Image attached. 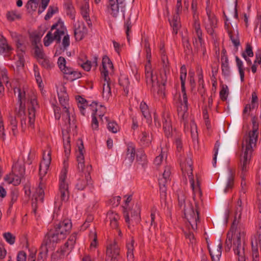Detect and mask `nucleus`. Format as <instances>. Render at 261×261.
Here are the masks:
<instances>
[{
  "mask_svg": "<svg viewBox=\"0 0 261 261\" xmlns=\"http://www.w3.org/2000/svg\"><path fill=\"white\" fill-rule=\"evenodd\" d=\"M187 76V70L186 66L183 65L180 68V80L181 85L182 96H179V100L180 105L177 108L178 115L185 124V122L188 117V98L185 90V81Z\"/></svg>",
  "mask_w": 261,
  "mask_h": 261,
  "instance_id": "9",
  "label": "nucleus"
},
{
  "mask_svg": "<svg viewBox=\"0 0 261 261\" xmlns=\"http://www.w3.org/2000/svg\"><path fill=\"white\" fill-rule=\"evenodd\" d=\"M165 157H166L165 151H161V154L157 156L154 160V164L156 166H159L162 163L165 162Z\"/></svg>",
  "mask_w": 261,
  "mask_h": 261,
  "instance_id": "53",
  "label": "nucleus"
},
{
  "mask_svg": "<svg viewBox=\"0 0 261 261\" xmlns=\"http://www.w3.org/2000/svg\"><path fill=\"white\" fill-rule=\"evenodd\" d=\"M63 137L64 152L65 155L68 158L71 150L70 138L68 136V130L63 132Z\"/></svg>",
  "mask_w": 261,
  "mask_h": 261,
  "instance_id": "30",
  "label": "nucleus"
},
{
  "mask_svg": "<svg viewBox=\"0 0 261 261\" xmlns=\"http://www.w3.org/2000/svg\"><path fill=\"white\" fill-rule=\"evenodd\" d=\"M129 214H130L131 218L136 221H139L140 219V211L136 206L134 210H129Z\"/></svg>",
  "mask_w": 261,
  "mask_h": 261,
  "instance_id": "57",
  "label": "nucleus"
},
{
  "mask_svg": "<svg viewBox=\"0 0 261 261\" xmlns=\"http://www.w3.org/2000/svg\"><path fill=\"white\" fill-rule=\"evenodd\" d=\"M103 80L104 82L102 84V97L106 100H108L111 96V82L110 78Z\"/></svg>",
  "mask_w": 261,
  "mask_h": 261,
  "instance_id": "32",
  "label": "nucleus"
},
{
  "mask_svg": "<svg viewBox=\"0 0 261 261\" xmlns=\"http://www.w3.org/2000/svg\"><path fill=\"white\" fill-rule=\"evenodd\" d=\"M105 119L107 122H108V129L113 133H116L119 130L118 124L114 121L110 122L107 117H106Z\"/></svg>",
  "mask_w": 261,
  "mask_h": 261,
  "instance_id": "51",
  "label": "nucleus"
},
{
  "mask_svg": "<svg viewBox=\"0 0 261 261\" xmlns=\"http://www.w3.org/2000/svg\"><path fill=\"white\" fill-rule=\"evenodd\" d=\"M242 201L241 199H239L237 201L235 210H234V219L231 226V231L233 232L234 229V225H237L239 222V220L241 219L242 207Z\"/></svg>",
  "mask_w": 261,
  "mask_h": 261,
  "instance_id": "25",
  "label": "nucleus"
},
{
  "mask_svg": "<svg viewBox=\"0 0 261 261\" xmlns=\"http://www.w3.org/2000/svg\"><path fill=\"white\" fill-rule=\"evenodd\" d=\"M90 237L93 239V241L90 244V248H95L97 246V234L96 231L93 230L91 231L90 233Z\"/></svg>",
  "mask_w": 261,
  "mask_h": 261,
  "instance_id": "60",
  "label": "nucleus"
},
{
  "mask_svg": "<svg viewBox=\"0 0 261 261\" xmlns=\"http://www.w3.org/2000/svg\"><path fill=\"white\" fill-rule=\"evenodd\" d=\"M57 11V7L50 6L48 8V12L45 16V19L47 20L49 19L53 15V14L55 13Z\"/></svg>",
  "mask_w": 261,
  "mask_h": 261,
  "instance_id": "63",
  "label": "nucleus"
},
{
  "mask_svg": "<svg viewBox=\"0 0 261 261\" xmlns=\"http://www.w3.org/2000/svg\"><path fill=\"white\" fill-rule=\"evenodd\" d=\"M222 70L225 75H228L229 74V67L228 65V60L227 57H225L224 61L222 63Z\"/></svg>",
  "mask_w": 261,
  "mask_h": 261,
  "instance_id": "58",
  "label": "nucleus"
},
{
  "mask_svg": "<svg viewBox=\"0 0 261 261\" xmlns=\"http://www.w3.org/2000/svg\"><path fill=\"white\" fill-rule=\"evenodd\" d=\"M91 165L87 166V173H85V176L82 175L76 184V187L78 190H83L90 182L91 177L90 176V172L91 170Z\"/></svg>",
  "mask_w": 261,
  "mask_h": 261,
  "instance_id": "23",
  "label": "nucleus"
},
{
  "mask_svg": "<svg viewBox=\"0 0 261 261\" xmlns=\"http://www.w3.org/2000/svg\"><path fill=\"white\" fill-rule=\"evenodd\" d=\"M136 156L135 147L132 144L127 145L126 159L128 160L130 163H132Z\"/></svg>",
  "mask_w": 261,
  "mask_h": 261,
  "instance_id": "37",
  "label": "nucleus"
},
{
  "mask_svg": "<svg viewBox=\"0 0 261 261\" xmlns=\"http://www.w3.org/2000/svg\"><path fill=\"white\" fill-rule=\"evenodd\" d=\"M193 45L197 51H201L203 54H204L205 51V48L204 45L203 40L202 39V37H200V40L197 37V38H195L193 41Z\"/></svg>",
  "mask_w": 261,
  "mask_h": 261,
  "instance_id": "38",
  "label": "nucleus"
},
{
  "mask_svg": "<svg viewBox=\"0 0 261 261\" xmlns=\"http://www.w3.org/2000/svg\"><path fill=\"white\" fill-rule=\"evenodd\" d=\"M57 93L60 103L62 108V114L61 116H59L58 118L62 117L65 121L67 129L68 127H75L73 120L71 122L70 112L71 108L68 102V96L66 93V88L64 85L61 84L57 87Z\"/></svg>",
  "mask_w": 261,
  "mask_h": 261,
  "instance_id": "8",
  "label": "nucleus"
},
{
  "mask_svg": "<svg viewBox=\"0 0 261 261\" xmlns=\"http://www.w3.org/2000/svg\"><path fill=\"white\" fill-rule=\"evenodd\" d=\"M194 23L193 24V33L200 40V37H202V33L200 28V23L194 18Z\"/></svg>",
  "mask_w": 261,
  "mask_h": 261,
  "instance_id": "45",
  "label": "nucleus"
},
{
  "mask_svg": "<svg viewBox=\"0 0 261 261\" xmlns=\"http://www.w3.org/2000/svg\"><path fill=\"white\" fill-rule=\"evenodd\" d=\"M119 248L116 243L110 244L106 251L107 259L111 261H117L120 258Z\"/></svg>",
  "mask_w": 261,
  "mask_h": 261,
  "instance_id": "19",
  "label": "nucleus"
},
{
  "mask_svg": "<svg viewBox=\"0 0 261 261\" xmlns=\"http://www.w3.org/2000/svg\"><path fill=\"white\" fill-rule=\"evenodd\" d=\"M89 4L87 2H86L81 8V14L83 17L87 22L88 25L91 27L92 26V22L89 16Z\"/></svg>",
  "mask_w": 261,
  "mask_h": 261,
  "instance_id": "34",
  "label": "nucleus"
},
{
  "mask_svg": "<svg viewBox=\"0 0 261 261\" xmlns=\"http://www.w3.org/2000/svg\"><path fill=\"white\" fill-rule=\"evenodd\" d=\"M170 168L169 167H166L164 172L163 174V178L159 179V184L160 186H165V182L170 177Z\"/></svg>",
  "mask_w": 261,
  "mask_h": 261,
  "instance_id": "46",
  "label": "nucleus"
},
{
  "mask_svg": "<svg viewBox=\"0 0 261 261\" xmlns=\"http://www.w3.org/2000/svg\"><path fill=\"white\" fill-rule=\"evenodd\" d=\"M252 130L248 135L244 136L242 142L243 154L241 158L240 167L242 171L241 178L244 179L243 173L247 171L253 148L256 146L258 136V126L256 124L255 118L252 120Z\"/></svg>",
  "mask_w": 261,
  "mask_h": 261,
  "instance_id": "3",
  "label": "nucleus"
},
{
  "mask_svg": "<svg viewBox=\"0 0 261 261\" xmlns=\"http://www.w3.org/2000/svg\"><path fill=\"white\" fill-rule=\"evenodd\" d=\"M18 60L15 63L16 70L18 72H20L23 70L24 65V59L23 55L18 54L17 55Z\"/></svg>",
  "mask_w": 261,
  "mask_h": 261,
  "instance_id": "43",
  "label": "nucleus"
},
{
  "mask_svg": "<svg viewBox=\"0 0 261 261\" xmlns=\"http://www.w3.org/2000/svg\"><path fill=\"white\" fill-rule=\"evenodd\" d=\"M119 84L124 88V91L126 93L128 92V87L129 85V81L128 77L127 75L122 74L121 75L119 79Z\"/></svg>",
  "mask_w": 261,
  "mask_h": 261,
  "instance_id": "39",
  "label": "nucleus"
},
{
  "mask_svg": "<svg viewBox=\"0 0 261 261\" xmlns=\"http://www.w3.org/2000/svg\"><path fill=\"white\" fill-rule=\"evenodd\" d=\"M106 112V108L103 107L101 105L98 106L97 105V112L96 116H98L100 117L102 121H103L102 117L103 116L104 114Z\"/></svg>",
  "mask_w": 261,
  "mask_h": 261,
  "instance_id": "64",
  "label": "nucleus"
},
{
  "mask_svg": "<svg viewBox=\"0 0 261 261\" xmlns=\"http://www.w3.org/2000/svg\"><path fill=\"white\" fill-rule=\"evenodd\" d=\"M233 239V249L234 253L237 255L243 257L245 254V245L246 241V231L242 227H237L234 225L233 232L231 228L227 233L225 241V250L227 251L230 250L232 246V240Z\"/></svg>",
  "mask_w": 261,
  "mask_h": 261,
  "instance_id": "5",
  "label": "nucleus"
},
{
  "mask_svg": "<svg viewBox=\"0 0 261 261\" xmlns=\"http://www.w3.org/2000/svg\"><path fill=\"white\" fill-rule=\"evenodd\" d=\"M3 236L4 238L6 239V241L10 244H13L15 242V237L13 236L10 232H6L3 234Z\"/></svg>",
  "mask_w": 261,
  "mask_h": 261,
  "instance_id": "62",
  "label": "nucleus"
},
{
  "mask_svg": "<svg viewBox=\"0 0 261 261\" xmlns=\"http://www.w3.org/2000/svg\"><path fill=\"white\" fill-rule=\"evenodd\" d=\"M163 128L164 129V132L165 135L169 137L170 136L172 132V126L170 122V119L169 118V115L168 113H163Z\"/></svg>",
  "mask_w": 261,
  "mask_h": 261,
  "instance_id": "26",
  "label": "nucleus"
},
{
  "mask_svg": "<svg viewBox=\"0 0 261 261\" xmlns=\"http://www.w3.org/2000/svg\"><path fill=\"white\" fill-rule=\"evenodd\" d=\"M247 55L249 57H252L253 55L252 47L251 45L249 44H247L246 45L245 51L244 53H243L242 56L245 58V59L247 62L251 63L250 61L247 58Z\"/></svg>",
  "mask_w": 261,
  "mask_h": 261,
  "instance_id": "54",
  "label": "nucleus"
},
{
  "mask_svg": "<svg viewBox=\"0 0 261 261\" xmlns=\"http://www.w3.org/2000/svg\"><path fill=\"white\" fill-rule=\"evenodd\" d=\"M0 49L1 51L3 53L9 52L12 49L10 46H9L6 42L5 38L0 35Z\"/></svg>",
  "mask_w": 261,
  "mask_h": 261,
  "instance_id": "41",
  "label": "nucleus"
},
{
  "mask_svg": "<svg viewBox=\"0 0 261 261\" xmlns=\"http://www.w3.org/2000/svg\"><path fill=\"white\" fill-rule=\"evenodd\" d=\"M51 151L47 149L44 151L43 155V160L40 164L39 174L40 183L38 186L35 189V191L33 194L32 206L35 210L37 207V203L40 202L42 203L44 198V188H45V183L43 180L42 177L47 172L51 162Z\"/></svg>",
  "mask_w": 261,
  "mask_h": 261,
  "instance_id": "6",
  "label": "nucleus"
},
{
  "mask_svg": "<svg viewBox=\"0 0 261 261\" xmlns=\"http://www.w3.org/2000/svg\"><path fill=\"white\" fill-rule=\"evenodd\" d=\"M222 244L219 243L217 246L209 248V251L213 261H219L221 256Z\"/></svg>",
  "mask_w": 261,
  "mask_h": 261,
  "instance_id": "29",
  "label": "nucleus"
},
{
  "mask_svg": "<svg viewBox=\"0 0 261 261\" xmlns=\"http://www.w3.org/2000/svg\"><path fill=\"white\" fill-rule=\"evenodd\" d=\"M140 108L142 113V115L146 119L147 122L148 123H151V119L150 114L149 111L148 107L147 105V104L145 102L142 101L140 105Z\"/></svg>",
  "mask_w": 261,
  "mask_h": 261,
  "instance_id": "35",
  "label": "nucleus"
},
{
  "mask_svg": "<svg viewBox=\"0 0 261 261\" xmlns=\"http://www.w3.org/2000/svg\"><path fill=\"white\" fill-rule=\"evenodd\" d=\"M55 30L54 36L51 32H49L44 38V44L48 46L54 40L58 42H60L62 37H63L62 44L65 49L69 45V36L67 34V30L62 22L59 21L56 24L53 25L51 28V31Z\"/></svg>",
  "mask_w": 261,
  "mask_h": 261,
  "instance_id": "7",
  "label": "nucleus"
},
{
  "mask_svg": "<svg viewBox=\"0 0 261 261\" xmlns=\"http://www.w3.org/2000/svg\"><path fill=\"white\" fill-rule=\"evenodd\" d=\"M145 47L146 48V58L147 63L145 65V77L146 83L151 85L153 91L157 90V94L159 97H164L165 96V85L167 81L166 73L161 74L160 77H158L156 75L153 74V70L151 65V49L149 43L145 41Z\"/></svg>",
  "mask_w": 261,
  "mask_h": 261,
  "instance_id": "4",
  "label": "nucleus"
},
{
  "mask_svg": "<svg viewBox=\"0 0 261 261\" xmlns=\"http://www.w3.org/2000/svg\"><path fill=\"white\" fill-rule=\"evenodd\" d=\"M229 93L228 87L225 85H223L221 87V90L220 92V96L222 100H225L227 99Z\"/></svg>",
  "mask_w": 261,
  "mask_h": 261,
  "instance_id": "55",
  "label": "nucleus"
},
{
  "mask_svg": "<svg viewBox=\"0 0 261 261\" xmlns=\"http://www.w3.org/2000/svg\"><path fill=\"white\" fill-rule=\"evenodd\" d=\"M102 69L101 76L103 79L109 78L108 75L113 72V65L110 59L107 56H104L102 61Z\"/></svg>",
  "mask_w": 261,
  "mask_h": 261,
  "instance_id": "20",
  "label": "nucleus"
},
{
  "mask_svg": "<svg viewBox=\"0 0 261 261\" xmlns=\"http://www.w3.org/2000/svg\"><path fill=\"white\" fill-rule=\"evenodd\" d=\"M38 61L43 67L46 68H50L53 65V63L45 56L39 59Z\"/></svg>",
  "mask_w": 261,
  "mask_h": 261,
  "instance_id": "56",
  "label": "nucleus"
},
{
  "mask_svg": "<svg viewBox=\"0 0 261 261\" xmlns=\"http://www.w3.org/2000/svg\"><path fill=\"white\" fill-rule=\"evenodd\" d=\"M119 219V216L113 211H110L107 213V221H109L112 228H117L118 226L117 221Z\"/></svg>",
  "mask_w": 261,
  "mask_h": 261,
  "instance_id": "33",
  "label": "nucleus"
},
{
  "mask_svg": "<svg viewBox=\"0 0 261 261\" xmlns=\"http://www.w3.org/2000/svg\"><path fill=\"white\" fill-rule=\"evenodd\" d=\"M89 108L92 111V127L93 129H97L98 127V122L97 120L96 115L97 114V103L95 102H93L90 105Z\"/></svg>",
  "mask_w": 261,
  "mask_h": 261,
  "instance_id": "31",
  "label": "nucleus"
},
{
  "mask_svg": "<svg viewBox=\"0 0 261 261\" xmlns=\"http://www.w3.org/2000/svg\"><path fill=\"white\" fill-rule=\"evenodd\" d=\"M6 17L9 21H14L21 18V14L17 10H10L7 12Z\"/></svg>",
  "mask_w": 261,
  "mask_h": 261,
  "instance_id": "36",
  "label": "nucleus"
},
{
  "mask_svg": "<svg viewBox=\"0 0 261 261\" xmlns=\"http://www.w3.org/2000/svg\"><path fill=\"white\" fill-rule=\"evenodd\" d=\"M58 66L62 72L66 74V77L70 81H73L80 77V73L74 71L70 67L66 66V60L64 58L60 57L58 60Z\"/></svg>",
  "mask_w": 261,
  "mask_h": 261,
  "instance_id": "14",
  "label": "nucleus"
},
{
  "mask_svg": "<svg viewBox=\"0 0 261 261\" xmlns=\"http://www.w3.org/2000/svg\"><path fill=\"white\" fill-rule=\"evenodd\" d=\"M225 28L227 30L229 37L234 45L236 47L239 46L240 40L239 38V32L238 30L236 29V30L233 29V31L231 30V29L229 28V25L227 24L226 22Z\"/></svg>",
  "mask_w": 261,
  "mask_h": 261,
  "instance_id": "27",
  "label": "nucleus"
},
{
  "mask_svg": "<svg viewBox=\"0 0 261 261\" xmlns=\"http://www.w3.org/2000/svg\"><path fill=\"white\" fill-rule=\"evenodd\" d=\"M76 239V233L72 234L64 245L53 254L51 261H58L63 258L66 254H69L74 247Z\"/></svg>",
  "mask_w": 261,
  "mask_h": 261,
  "instance_id": "12",
  "label": "nucleus"
},
{
  "mask_svg": "<svg viewBox=\"0 0 261 261\" xmlns=\"http://www.w3.org/2000/svg\"><path fill=\"white\" fill-rule=\"evenodd\" d=\"M192 161L190 157L184 158L180 161V167L182 172L184 178L187 180L188 178L193 189L195 201V206H194L189 201H186L184 194L180 192L178 194V205L182 210L185 219L187 220L186 226L188 229H192L195 230L197 228V222H199L198 209L200 200H196L195 194L197 193L200 198L201 192L200 189V185L198 179H197V183L194 184L193 176Z\"/></svg>",
  "mask_w": 261,
  "mask_h": 261,
  "instance_id": "1",
  "label": "nucleus"
},
{
  "mask_svg": "<svg viewBox=\"0 0 261 261\" xmlns=\"http://www.w3.org/2000/svg\"><path fill=\"white\" fill-rule=\"evenodd\" d=\"M234 171L232 169H228V171L224 174L221 184L222 189L224 193L228 192L233 186Z\"/></svg>",
  "mask_w": 261,
  "mask_h": 261,
  "instance_id": "17",
  "label": "nucleus"
},
{
  "mask_svg": "<svg viewBox=\"0 0 261 261\" xmlns=\"http://www.w3.org/2000/svg\"><path fill=\"white\" fill-rule=\"evenodd\" d=\"M15 42L17 47V55L20 54L23 56L26 49L23 39L22 38Z\"/></svg>",
  "mask_w": 261,
  "mask_h": 261,
  "instance_id": "44",
  "label": "nucleus"
},
{
  "mask_svg": "<svg viewBox=\"0 0 261 261\" xmlns=\"http://www.w3.org/2000/svg\"><path fill=\"white\" fill-rule=\"evenodd\" d=\"M131 200H132L131 197L130 196L128 197L127 198V199L125 200V205L123 206L124 217H125V221L127 223H128L129 221V212H128V211L129 210V207H128V203H129Z\"/></svg>",
  "mask_w": 261,
  "mask_h": 261,
  "instance_id": "50",
  "label": "nucleus"
},
{
  "mask_svg": "<svg viewBox=\"0 0 261 261\" xmlns=\"http://www.w3.org/2000/svg\"><path fill=\"white\" fill-rule=\"evenodd\" d=\"M152 137L148 133L143 132L142 133V137L141 142L145 146H148L151 142Z\"/></svg>",
  "mask_w": 261,
  "mask_h": 261,
  "instance_id": "52",
  "label": "nucleus"
},
{
  "mask_svg": "<svg viewBox=\"0 0 261 261\" xmlns=\"http://www.w3.org/2000/svg\"><path fill=\"white\" fill-rule=\"evenodd\" d=\"M55 227L56 228L58 229V230L59 231H63L64 236L66 237L71 229L72 224L70 220L65 219Z\"/></svg>",
  "mask_w": 261,
  "mask_h": 261,
  "instance_id": "24",
  "label": "nucleus"
},
{
  "mask_svg": "<svg viewBox=\"0 0 261 261\" xmlns=\"http://www.w3.org/2000/svg\"><path fill=\"white\" fill-rule=\"evenodd\" d=\"M73 27L74 37L76 41L82 40L87 35L88 29L83 21L75 20Z\"/></svg>",
  "mask_w": 261,
  "mask_h": 261,
  "instance_id": "18",
  "label": "nucleus"
},
{
  "mask_svg": "<svg viewBox=\"0 0 261 261\" xmlns=\"http://www.w3.org/2000/svg\"><path fill=\"white\" fill-rule=\"evenodd\" d=\"M252 261H260L258 247L261 246V240L260 234L254 236L251 241Z\"/></svg>",
  "mask_w": 261,
  "mask_h": 261,
  "instance_id": "22",
  "label": "nucleus"
},
{
  "mask_svg": "<svg viewBox=\"0 0 261 261\" xmlns=\"http://www.w3.org/2000/svg\"><path fill=\"white\" fill-rule=\"evenodd\" d=\"M6 129L3 120H0V138L2 141H5L6 137Z\"/></svg>",
  "mask_w": 261,
  "mask_h": 261,
  "instance_id": "61",
  "label": "nucleus"
},
{
  "mask_svg": "<svg viewBox=\"0 0 261 261\" xmlns=\"http://www.w3.org/2000/svg\"><path fill=\"white\" fill-rule=\"evenodd\" d=\"M34 49V56L37 60H39L45 56L42 48L39 47L37 45H36Z\"/></svg>",
  "mask_w": 261,
  "mask_h": 261,
  "instance_id": "59",
  "label": "nucleus"
},
{
  "mask_svg": "<svg viewBox=\"0 0 261 261\" xmlns=\"http://www.w3.org/2000/svg\"><path fill=\"white\" fill-rule=\"evenodd\" d=\"M171 26L173 28V31L175 34L178 32V29L180 27L179 22V17L178 15H174L173 17L172 21L170 22Z\"/></svg>",
  "mask_w": 261,
  "mask_h": 261,
  "instance_id": "42",
  "label": "nucleus"
},
{
  "mask_svg": "<svg viewBox=\"0 0 261 261\" xmlns=\"http://www.w3.org/2000/svg\"><path fill=\"white\" fill-rule=\"evenodd\" d=\"M40 252L39 254L37 261H44L48 252V247L42 244L40 248Z\"/></svg>",
  "mask_w": 261,
  "mask_h": 261,
  "instance_id": "49",
  "label": "nucleus"
},
{
  "mask_svg": "<svg viewBox=\"0 0 261 261\" xmlns=\"http://www.w3.org/2000/svg\"><path fill=\"white\" fill-rule=\"evenodd\" d=\"M78 145L77 154L76 155V160L77 162V169L80 172L85 176V173H87V166H85L84 156L85 152L83 142L82 139H79L77 143Z\"/></svg>",
  "mask_w": 261,
  "mask_h": 261,
  "instance_id": "15",
  "label": "nucleus"
},
{
  "mask_svg": "<svg viewBox=\"0 0 261 261\" xmlns=\"http://www.w3.org/2000/svg\"><path fill=\"white\" fill-rule=\"evenodd\" d=\"M14 93L17 94L20 101V107L17 111V117L21 121L22 128L25 127L26 116L24 111V103L27 101L29 104V125L32 126L35 120V110L38 107L36 95L33 90L27 86H19L14 89Z\"/></svg>",
  "mask_w": 261,
  "mask_h": 261,
  "instance_id": "2",
  "label": "nucleus"
},
{
  "mask_svg": "<svg viewBox=\"0 0 261 261\" xmlns=\"http://www.w3.org/2000/svg\"><path fill=\"white\" fill-rule=\"evenodd\" d=\"M24 172L25 169L23 163L17 161L12 167V173L6 175L4 180L9 184L17 186L20 184L23 178Z\"/></svg>",
  "mask_w": 261,
  "mask_h": 261,
  "instance_id": "10",
  "label": "nucleus"
},
{
  "mask_svg": "<svg viewBox=\"0 0 261 261\" xmlns=\"http://www.w3.org/2000/svg\"><path fill=\"white\" fill-rule=\"evenodd\" d=\"M8 83V80L6 72L4 71H2L1 76H0V94H2L4 90L3 84H7Z\"/></svg>",
  "mask_w": 261,
  "mask_h": 261,
  "instance_id": "48",
  "label": "nucleus"
},
{
  "mask_svg": "<svg viewBox=\"0 0 261 261\" xmlns=\"http://www.w3.org/2000/svg\"><path fill=\"white\" fill-rule=\"evenodd\" d=\"M208 16V21L205 23V29L207 33L213 37H214V29L217 27V20L214 15L211 13L209 10H206Z\"/></svg>",
  "mask_w": 261,
  "mask_h": 261,
  "instance_id": "21",
  "label": "nucleus"
},
{
  "mask_svg": "<svg viewBox=\"0 0 261 261\" xmlns=\"http://www.w3.org/2000/svg\"><path fill=\"white\" fill-rule=\"evenodd\" d=\"M125 10V0H109L108 10L114 18L118 20L124 19Z\"/></svg>",
  "mask_w": 261,
  "mask_h": 261,
  "instance_id": "11",
  "label": "nucleus"
},
{
  "mask_svg": "<svg viewBox=\"0 0 261 261\" xmlns=\"http://www.w3.org/2000/svg\"><path fill=\"white\" fill-rule=\"evenodd\" d=\"M63 232V231H59L55 227L50 229L46 234V239L44 245L48 246V247H53L54 245L64 239L65 237Z\"/></svg>",
  "mask_w": 261,
  "mask_h": 261,
  "instance_id": "13",
  "label": "nucleus"
},
{
  "mask_svg": "<svg viewBox=\"0 0 261 261\" xmlns=\"http://www.w3.org/2000/svg\"><path fill=\"white\" fill-rule=\"evenodd\" d=\"M258 106V98L255 92L252 93L251 103L247 105L244 110V113H247L251 110L257 108Z\"/></svg>",
  "mask_w": 261,
  "mask_h": 261,
  "instance_id": "28",
  "label": "nucleus"
},
{
  "mask_svg": "<svg viewBox=\"0 0 261 261\" xmlns=\"http://www.w3.org/2000/svg\"><path fill=\"white\" fill-rule=\"evenodd\" d=\"M134 241L132 240L130 243L127 244L126 247L127 249V257L129 261H133L134 258Z\"/></svg>",
  "mask_w": 261,
  "mask_h": 261,
  "instance_id": "40",
  "label": "nucleus"
},
{
  "mask_svg": "<svg viewBox=\"0 0 261 261\" xmlns=\"http://www.w3.org/2000/svg\"><path fill=\"white\" fill-rule=\"evenodd\" d=\"M21 121L19 118L17 117V113H16V116L14 118H12L10 120V125L11 126V129L13 132L14 136H15L17 133V121Z\"/></svg>",
  "mask_w": 261,
  "mask_h": 261,
  "instance_id": "47",
  "label": "nucleus"
},
{
  "mask_svg": "<svg viewBox=\"0 0 261 261\" xmlns=\"http://www.w3.org/2000/svg\"><path fill=\"white\" fill-rule=\"evenodd\" d=\"M67 168L66 167V164L64 163V167L63 171H62L60 177V185H59V190L61 193V198L62 200H66L68 197V185L66 182V173Z\"/></svg>",
  "mask_w": 261,
  "mask_h": 261,
  "instance_id": "16",
  "label": "nucleus"
}]
</instances>
